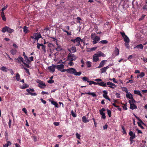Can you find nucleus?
<instances>
[{
  "instance_id": "nucleus-30",
  "label": "nucleus",
  "mask_w": 147,
  "mask_h": 147,
  "mask_svg": "<svg viewBox=\"0 0 147 147\" xmlns=\"http://www.w3.org/2000/svg\"><path fill=\"white\" fill-rule=\"evenodd\" d=\"M85 94H88L90 95H91L94 97L96 96V94L94 92H86Z\"/></svg>"
},
{
  "instance_id": "nucleus-47",
  "label": "nucleus",
  "mask_w": 147,
  "mask_h": 147,
  "mask_svg": "<svg viewBox=\"0 0 147 147\" xmlns=\"http://www.w3.org/2000/svg\"><path fill=\"white\" fill-rule=\"evenodd\" d=\"M46 47L45 45H43L42 47V49L43 51H44L45 53L46 52Z\"/></svg>"
},
{
  "instance_id": "nucleus-54",
  "label": "nucleus",
  "mask_w": 147,
  "mask_h": 147,
  "mask_svg": "<svg viewBox=\"0 0 147 147\" xmlns=\"http://www.w3.org/2000/svg\"><path fill=\"white\" fill-rule=\"evenodd\" d=\"M138 124L139 126H140L142 129H144L141 123H140L138 122Z\"/></svg>"
},
{
  "instance_id": "nucleus-5",
  "label": "nucleus",
  "mask_w": 147,
  "mask_h": 147,
  "mask_svg": "<svg viewBox=\"0 0 147 147\" xmlns=\"http://www.w3.org/2000/svg\"><path fill=\"white\" fill-rule=\"evenodd\" d=\"M77 58V57L74 54H69L67 60H68L70 61H74Z\"/></svg>"
},
{
  "instance_id": "nucleus-55",
  "label": "nucleus",
  "mask_w": 147,
  "mask_h": 147,
  "mask_svg": "<svg viewBox=\"0 0 147 147\" xmlns=\"http://www.w3.org/2000/svg\"><path fill=\"white\" fill-rule=\"evenodd\" d=\"M25 60L26 61V62L28 64L30 63L31 62V61L29 60V59L28 58H27V59H25Z\"/></svg>"
},
{
  "instance_id": "nucleus-27",
  "label": "nucleus",
  "mask_w": 147,
  "mask_h": 147,
  "mask_svg": "<svg viewBox=\"0 0 147 147\" xmlns=\"http://www.w3.org/2000/svg\"><path fill=\"white\" fill-rule=\"evenodd\" d=\"M124 38V41L125 42L129 43L130 41V40L127 36L126 35V36H125L124 38Z\"/></svg>"
},
{
  "instance_id": "nucleus-46",
  "label": "nucleus",
  "mask_w": 147,
  "mask_h": 147,
  "mask_svg": "<svg viewBox=\"0 0 147 147\" xmlns=\"http://www.w3.org/2000/svg\"><path fill=\"white\" fill-rule=\"evenodd\" d=\"M139 76H140V78H142L144 76L145 74L143 72H142L141 73H140V74H139Z\"/></svg>"
},
{
  "instance_id": "nucleus-3",
  "label": "nucleus",
  "mask_w": 147,
  "mask_h": 147,
  "mask_svg": "<svg viewBox=\"0 0 147 147\" xmlns=\"http://www.w3.org/2000/svg\"><path fill=\"white\" fill-rule=\"evenodd\" d=\"M26 91L28 92L26 94V95H28L30 94L32 96H36L37 95V94L35 93H32L31 92H33L34 91V88H30L29 89H27Z\"/></svg>"
},
{
  "instance_id": "nucleus-45",
  "label": "nucleus",
  "mask_w": 147,
  "mask_h": 147,
  "mask_svg": "<svg viewBox=\"0 0 147 147\" xmlns=\"http://www.w3.org/2000/svg\"><path fill=\"white\" fill-rule=\"evenodd\" d=\"M55 50L58 51H61L62 50L60 46H58L55 49Z\"/></svg>"
},
{
  "instance_id": "nucleus-26",
  "label": "nucleus",
  "mask_w": 147,
  "mask_h": 147,
  "mask_svg": "<svg viewBox=\"0 0 147 147\" xmlns=\"http://www.w3.org/2000/svg\"><path fill=\"white\" fill-rule=\"evenodd\" d=\"M126 96L127 98H128L130 99H131L133 97L132 94H131L130 92H128V93H126Z\"/></svg>"
},
{
  "instance_id": "nucleus-49",
  "label": "nucleus",
  "mask_w": 147,
  "mask_h": 147,
  "mask_svg": "<svg viewBox=\"0 0 147 147\" xmlns=\"http://www.w3.org/2000/svg\"><path fill=\"white\" fill-rule=\"evenodd\" d=\"M121 128H122V129L123 130V134H126V133L124 127L122 125L121 126Z\"/></svg>"
},
{
  "instance_id": "nucleus-50",
  "label": "nucleus",
  "mask_w": 147,
  "mask_h": 147,
  "mask_svg": "<svg viewBox=\"0 0 147 147\" xmlns=\"http://www.w3.org/2000/svg\"><path fill=\"white\" fill-rule=\"evenodd\" d=\"M24 69L26 70V73L29 75H30V73L29 72V70L25 67H24Z\"/></svg>"
},
{
  "instance_id": "nucleus-14",
  "label": "nucleus",
  "mask_w": 147,
  "mask_h": 147,
  "mask_svg": "<svg viewBox=\"0 0 147 147\" xmlns=\"http://www.w3.org/2000/svg\"><path fill=\"white\" fill-rule=\"evenodd\" d=\"M129 102L130 104V109L133 110L134 109H137V107L134 104L131 103L130 100H129Z\"/></svg>"
},
{
  "instance_id": "nucleus-6",
  "label": "nucleus",
  "mask_w": 147,
  "mask_h": 147,
  "mask_svg": "<svg viewBox=\"0 0 147 147\" xmlns=\"http://www.w3.org/2000/svg\"><path fill=\"white\" fill-rule=\"evenodd\" d=\"M14 60L15 62L18 63H23L24 62L23 58L20 55H19L17 58H15Z\"/></svg>"
},
{
  "instance_id": "nucleus-59",
  "label": "nucleus",
  "mask_w": 147,
  "mask_h": 147,
  "mask_svg": "<svg viewBox=\"0 0 147 147\" xmlns=\"http://www.w3.org/2000/svg\"><path fill=\"white\" fill-rule=\"evenodd\" d=\"M47 82L49 83L52 84L54 82V81L53 80H48Z\"/></svg>"
},
{
  "instance_id": "nucleus-25",
  "label": "nucleus",
  "mask_w": 147,
  "mask_h": 147,
  "mask_svg": "<svg viewBox=\"0 0 147 147\" xmlns=\"http://www.w3.org/2000/svg\"><path fill=\"white\" fill-rule=\"evenodd\" d=\"M134 92L135 94H137L138 95H140L141 97H142V95L141 94L140 91L139 90H135Z\"/></svg>"
},
{
  "instance_id": "nucleus-17",
  "label": "nucleus",
  "mask_w": 147,
  "mask_h": 147,
  "mask_svg": "<svg viewBox=\"0 0 147 147\" xmlns=\"http://www.w3.org/2000/svg\"><path fill=\"white\" fill-rule=\"evenodd\" d=\"M96 54L98 57L101 56L103 57H105V55L104 53L100 51L97 52Z\"/></svg>"
},
{
  "instance_id": "nucleus-19",
  "label": "nucleus",
  "mask_w": 147,
  "mask_h": 147,
  "mask_svg": "<svg viewBox=\"0 0 147 147\" xmlns=\"http://www.w3.org/2000/svg\"><path fill=\"white\" fill-rule=\"evenodd\" d=\"M56 67L60 71V69L64 68V65L63 64L58 65H56Z\"/></svg>"
},
{
  "instance_id": "nucleus-40",
  "label": "nucleus",
  "mask_w": 147,
  "mask_h": 147,
  "mask_svg": "<svg viewBox=\"0 0 147 147\" xmlns=\"http://www.w3.org/2000/svg\"><path fill=\"white\" fill-rule=\"evenodd\" d=\"M89 85H91L92 84L94 85H98V82H95L93 81H90L89 82Z\"/></svg>"
},
{
  "instance_id": "nucleus-11",
  "label": "nucleus",
  "mask_w": 147,
  "mask_h": 147,
  "mask_svg": "<svg viewBox=\"0 0 147 147\" xmlns=\"http://www.w3.org/2000/svg\"><path fill=\"white\" fill-rule=\"evenodd\" d=\"M35 36H36V37H35V38H34V40H37V42L39 38H42L41 34H38V33H35Z\"/></svg>"
},
{
  "instance_id": "nucleus-44",
  "label": "nucleus",
  "mask_w": 147,
  "mask_h": 147,
  "mask_svg": "<svg viewBox=\"0 0 147 147\" xmlns=\"http://www.w3.org/2000/svg\"><path fill=\"white\" fill-rule=\"evenodd\" d=\"M71 114L72 116L73 117H76V114L74 113V111L73 110H72L71 111Z\"/></svg>"
},
{
  "instance_id": "nucleus-53",
  "label": "nucleus",
  "mask_w": 147,
  "mask_h": 147,
  "mask_svg": "<svg viewBox=\"0 0 147 147\" xmlns=\"http://www.w3.org/2000/svg\"><path fill=\"white\" fill-rule=\"evenodd\" d=\"M76 136L77 138L78 139H80L81 136L79 134H78V133H77L76 134Z\"/></svg>"
},
{
  "instance_id": "nucleus-9",
  "label": "nucleus",
  "mask_w": 147,
  "mask_h": 147,
  "mask_svg": "<svg viewBox=\"0 0 147 147\" xmlns=\"http://www.w3.org/2000/svg\"><path fill=\"white\" fill-rule=\"evenodd\" d=\"M103 94L102 95L103 97L105 99L108 100L109 101H111V99L109 98L108 96L107 95L108 94L106 90H103Z\"/></svg>"
},
{
  "instance_id": "nucleus-43",
  "label": "nucleus",
  "mask_w": 147,
  "mask_h": 147,
  "mask_svg": "<svg viewBox=\"0 0 147 147\" xmlns=\"http://www.w3.org/2000/svg\"><path fill=\"white\" fill-rule=\"evenodd\" d=\"M86 64L88 67H90L91 66V62L90 61H88Z\"/></svg>"
},
{
  "instance_id": "nucleus-51",
  "label": "nucleus",
  "mask_w": 147,
  "mask_h": 147,
  "mask_svg": "<svg viewBox=\"0 0 147 147\" xmlns=\"http://www.w3.org/2000/svg\"><path fill=\"white\" fill-rule=\"evenodd\" d=\"M11 120L10 119H9L8 122V126L9 128H11Z\"/></svg>"
},
{
  "instance_id": "nucleus-41",
  "label": "nucleus",
  "mask_w": 147,
  "mask_h": 147,
  "mask_svg": "<svg viewBox=\"0 0 147 147\" xmlns=\"http://www.w3.org/2000/svg\"><path fill=\"white\" fill-rule=\"evenodd\" d=\"M29 86V85L27 84H24L22 87L21 88L22 89H25L26 88H28Z\"/></svg>"
},
{
  "instance_id": "nucleus-20",
  "label": "nucleus",
  "mask_w": 147,
  "mask_h": 147,
  "mask_svg": "<svg viewBox=\"0 0 147 147\" xmlns=\"http://www.w3.org/2000/svg\"><path fill=\"white\" fill-rule=\"evenodd\" d=\"M107 84V83L101 81L100 82H98V85L102 87H106Z\"/></svg>"
},
{
  "instance_id": "nucleus-39",
  "label": "nucleus",
  "mask_w": 147,
  "mask_h": 147,
  "mask_svg": "<svg viewBox=\"0 0 147 147\" xmlns=\"http://www.w3.org/2000/svg\"><path fill=\"white\" fill-rule=\"evenodd\" d=\"M108 42V41L106 40H103L99 42V43H100L102 44H107Z\"/></svg>"
},
{
  "instance_id": "nucleus-64",
  "label": "nucleus",
  "mask_w": 147,
  "mask_h": 147,
  "mask_svg": "<svg viewBox=\"0 0 147 147\" xmlns=\"http://www.w3.org/2000/svg\"><path fill=\"white\" fill-rule=\"evenodd\" d=\"M142 9L143 10H146L147 11V5H145L143 6Z\"/></svg>"
},
{
  "instance_id": "nucleus-33",
  "label": "nucleus",
  "mask_w": 147,
  "mask_h": 147,
  "mask_svg": "<svg viewBox=\"0 0 147 147\" xmlns=\"http://www.w3.org/2000/svg\"><path fill=\"white\" fill-rule=\"evenodd\" d=\"M1 69L2 71L5 72H7L8 70V69H7L6 67L4 66H3L1 67Z\"/></svg>"
},
{
  "instance_id": "nucleus-24",
  "label": "nucleus",
  "mask_w": 147,
  "mask_h": 147,
  "mask_svg": "<svg viewBox=\"0 0 147 147\" xmlns=\"http://www.w3.org/2000/svg\"><path fill=\"white\" fill-rule=\"evenodd\" d=\"M82 121L84 123H86L89 121V119H87L86 116H83L82 117Z\"/></svg>"
},
{
  "instance_id": "nucleus-21",
  "label": "nucleus",
  "mask_w": 147,
  "mask_h": 147,
  "mask_svg": "<svg viewBox=\"0 0 147 147\" xmlns=\"http://www.w3.org/2000/svg\"><path fill=\"white\" fill-rule=\"evenodd\" d=\"M143 46L142 44H140L137 45L134 47V49H142L143 48Z\"/></svg>"
},
{
  "instance_id": "nucleus-7",
  "label": "nucleus",
  "mask_w": 147,
  "mask_h": 147,
  "mask_svg": "<svg viewBox=\"0 0 147 147\" xmlns=\"http://www.w3.org/2000/svg\"><path fill=\"white\" fill-rule=\"evenodd\" d=\"M36 82L39 84L38 86L41 88H43V86H46V84L45 83H44L42 81L38 79L37 80Z\"/></svg>"
},
{
  "instance_id": "nucleus-48",
  "label": "nucleus",
  "mask_w": 147,
  "mask_h": 147,
  "mask_svg": "<svg viewBox=\"0 0 147 147\" xmlns=\"http://www.w3.org/2000/svg\"><path fill=\"white\" fill-rule=\"evenodd\" d=\"M146 16V15L144 14L142 15L141 17L139 19V21H141L143 20L144 18Z\"/></svg>"
},
{
  "instance_id": "nucleus-61",
  "label": "nucleus",
  "mask_w": 147,
  "mask_h": 147,
  "mask_svg": "<svg viewBox=\"0 0 147 147\" xmlns=\"http://www.w3.org/2000/svg\"><path fill=\"white\" fill-rule=\"evenodd\" d=\"M120 33L121 34V36H122L123 38H124L125 36H126L125 35V33L124 32H120Z\"/></svg>"
},
{
  "instance_id": "nucleus-57",
  "label": "nucleus",
  "mask_w": 147,
  "mask_h": 147,
  "mask_svg": "<svg viewBox=\"0 0 147 147\" xmlns=\"http://www.w3.org/2000/svg\"><path fill=\"white\" fill-rule=\"evenodd\" d=\"M22 110L26 114V115H27V111L26 109L25 108H23L22 109Z\"/></svg>"
},
{
  "instance_id": "nucleus-12",
  "label": "nucleus",
  "mask_w": 147,
  "mask_h": 147,
  "mask_svg": "<svg viewBox=\"0 0 147 147\" xmlns=\"http://www.w3.org/2000/svg\"><path fill=\"white\" fill-rule=\"evenodd\" d=\"M76 69L73 68H71L67 69V72L69 73L74 74Z\"/></svg>"
},
{
  "instance_id": "nucleus-28",
  "label": "nucleus",
  "mask_w": 147,
  "mask_h": 147,
  "mask_svg": "<svg viewBox=\"0 0 147 147\" xmlns=\"http://www.w3.org/2000/svg\"><path fill=\"white\" fill-rule=\"evenodd\" d=\"M11 54L13 55H14L16 54L17 53V50L15 49H12L10 51Z\"/></svg>"
},
{
  "instance_id": "nucleus-2",
  "label": "nucleus",
  "mask_w": 147,
  "mask_h": 147,
  "mask_svg": "<svg viewBox=\"0 0 147 147\" xmlns=\"http://www.w3.org/2000/svg\"><path fill=\"white\" fill-rule=\"evenodd\" d=\"M91 39L93 40L92 43L93 44L96 43L100 40V38L99 37L96 36L95 34H92L91 36Z\"/></svg>"
},
{
  "instance_id": "nucleus-42",
  "label": "nucleus",
  "mask_w": 147,
  "mask_h": 147,
  "mask_svg": "<svg viewBox=\"0 0 147 147\" xmlns=\"http://www.w3.org/2000/svg\"><path fill=\"white\" fill-rule=\"evenodd\" d=\"M16 79L18 81H19L20 80V76L18 73H17L16 75Z\"/></svg>"
},
{
  "instance_id": "nucleus-4",
  "label": "nucleus",
  "mask_w": 147,
  "mask_h": 147,
  "mask_svg": "<svg viewBox=\"0 0 147 147\" xmlns=\"http://www.w3.org/2000/svg\"><path fill=\"white\" fill-rule=\"evenodd\" d=\"M13 31V29L10 28L9 27L7 26L3 28L2 30V31L3 33H5L7 31L9 33H11Z\"/></svg>"
},
{
  "instance_id": "nucleus-63",
  "label": "nucleus",
  "mask_w": 147,
  "mask_h": 147,
  "mask_svg": "<svg viewBox=\"0 0 147 147\" xmlns=\"http://www.w3.org/2000/svg\"><path fill=\"white\" fill-rule=\"evenodd\" d=\"M131 100H130L131 102V103L134 104V103L135 102V101L133 97L132 98H131Z\"/></svg>"
},
{
  "instance_id": "nucleus-18",
  "label": "nucleus",
  "mask_w": 147,
  "mask_h": 147,
  "mask_svg": "<svg viewBox=\"0 0 147 147\" xmlns=\"http://www.w3.org/2000/svg\"><path fill=\"white\" fill-rule=\"evenodd\" d=\"M107 60H103L100 63L98 67V68H100V67L104 66L105 64V62Z\"/></svg>"
},
{
  "instance_id": "nucleus-23",
  "label": "nucleus",
  "mask_w": 147,
  "mask_h": 147,
  "mask_svg": "<svg viewBox=\"0 0 147 147\" xmlns=\"http://www.w3.org/2000/svg\"><path fill=\"white\" fill-rule=\"evenodd\" d=\"M114 52L116 56L118 55H119V50L117 47H115Z\"/></svg>"
},
{
  "instance_id": "nucleus-37",
  "label": "nucleus",
  "mask_w": 147,
  "mask_h": 147,
  "mask_svg": "<svg viewBox=\"0 0 147 147\" xmlns=\"http://www.w3.org/2000/svg\"><path fill=\"white\" fill-rule=\"evenodd\" d=\"M100 70L101 71L100 73L101 74L105 73L106 71V70L105 69V68L104 67L101 68Z\"/></svg>"
},
{
  "instance_id": "nucleus-58",
  "label": "nucleus",
  "mask_w": 147,
  "mask_h": 147,
  "mask_svg": "<svg viewBox=\"0 0 147 147\" xmlns=\"http://www.w3.org/2000/svg\"><path fill=\"white\" fill-rule=\"evenodd\" d=\"M115 95L116 96V97L117 98H120V94L117 93H115Z\"/></svg>"
},
{
  "instance_id": "nucleus-32",
  "label": "nucleus",
  "mask_w": 147,
  "mask_h": 147,
  "mask_svg": "<svg viewBox=\"0 0 147 147\" xmlns=\"http://www.w3.org/2000/svg\"><path fill=\"white\" fill-rule=\"evenodd\" d=\"M82 73H81V71H79V72H77L76 71V69L75 70V71L74 72V75L75 76H80L81 75V74Z\"/></svg>"
},
{
  "instance_id": "nucleus-34",
  "label": "nucleus",
  "mask_w": 147,
  "mask_h": 147,
  "mask_svg": "<svg viewBox=\"0 0 147 147\" xmlns=\"http://www.w3.org/2000/svg\"><path fill=\"white\" fill-rule=\"evenodd\" d=\"M23 31L25 33H27L28 32V28L26 26H24L23 28Z\"/></svg>"
},
{
  "instance_id": "nucleus-60",
  "label": "nucleus",
  "mask_w": 147,
  "mask_h": 147,
  "mask_svg": "<svg viewBox=\"0 0 147 147\" xmlns=\"http://www.w3.org/2000/svg\"><path fill=\"white\" fill-rule=\"evenodd\" d=\"M40 100L42 102L44 103V104H46V102L45 100H44L42 98H40Z\"/></svg>"
},
{
  "instance_id": "nucleus-10",
  "label": "nucleus",
  "mask_w": 147,
  "mask_h": 147,
  "mask_svg": "<svg viewBox=\"0 0 147 147\" xmlns=\"http://www.w3.org/2000/svg\"><path fill=\"white\" fill-rule=\"evenodd\" d=\"M55 67L56 65L54 64H52V66L48 67V68L51 72H53L55 71Z\"/></svg>"
},
{
  "instance_id": "nucleus-38",
  "label": "nucleus",
  "mask_w": 147,
  "mask_h": 147,
  "mask_svg": "<svg viewBox=\"0 0 147 147\" xmlns=\"http://www.w3.org/2000/svg\"><path fill=\"white\" fill-rule=\"evenodd\" d=\"M37 47L38 48V49H39L40 48V47L42 46V47L43 46V44L42 43L40 44L38 42L37 43Z\"/></svg>"
},
{
  "instance_id": "nucleus-1",
  "label": "nucleus",
  "mask_w": 147,
  "mask_h": 147,
  "mask_svg": "<svg viewBox=\"0 0 147 147\" xmlns=\"http://www.w3.org/2000/svg\"><path fill=\"white\" fill-rule=\"evenodd\" d=\"M71 41L75 43V45L77 46H80L81 47V44L80 42H83V40L79 37H77L75 39H71Z\"/></svg>"
},
{
  "instance_id": "nucleus-31",
  "label": "nucleus",
  "mask_w": 147,
  "mask_h": 147,
  "mask_svg": "<svg viewBox=\"0 0 147 147\" xmlns=\"http://www.w3.org/2000/svg\"><path fill=\"white\" fill-rule=\"evenodd\" d=\"M82 80L84 82H89L90 81L89 80L88 78L86 77V76L83 77L82 78Z\"/></svg>"
},
{
  "instance_id": "nucleus-15",
  "label": "nucleus",
  "mask_w": 147,
  "mask_h": 147,
  "mask_svg": "<svg viewBox=\"0 0 147 147\" xmlns=\"http://www.w3.org/2000/svg\"><path fill=\"white\" fill-rule=\"evenodd\" d=\"M129 135L130 136V138L131 140L132 139H134L136 137L135 134L132 131H130L129 133Z\"/></svg>"
},
{
  "instance_id": "nucleus-36",
  "label": "nucleus",
  "mask_w": 147,
  "mask_h": 147,
  "mask_svg": "<svg viewBox=\"0 0 147 147\" xmlns=\"http://www.w3.org/2000/svg\"><path fill=\"white\" fill-rule=\"evenodd\" d=\"M107 113H108V115L109 116V117H111V111L108 109H107Z\"/></svg>"
},
{
  "instance_id": "nucleus-16",
  "label": "nucleus",
  "mask_w": 147,
  "mask_h": 147,
  "mask_svg": "<svg viewBox=\"0 0 147 147\" xmlns=\"http://www.w3.org/2000/svg\"><path fill=\"white\" fill-rule=\"evenodd\" d=\"M98 60V57L96 53L93 57V60L94 62H97Z\"/></svg>"
},
{
  "instance_id": "nucleus-35",
  "label": "nucleus",
  "mask_w": 147,
  "mask_h": 147,
  "mask_svg": "<svg viewBox=\"0 0 147 147\" xmlns=\"http://www.w3.org/2000/svg\"><path fill=\"white\" fill-rule=\"evenodd\" d=\"M71 50L73 53H74L76 51V47H72L71 48Z\"/></svg>"
},
{
  "instance_id": "nucleus-8",
  "label": "nucleus",
  "mask_w": 147,
  "mask_h": 147,
  "mask_svg": "<svg viewBox=\"0 0 147 147\" xmlns=\"http://www.w3.org/2000/svg\"><path fill=\"white\" fill-rule=\"evenodd\" d=\"M105 111V109L104 108H102L99 110L100 114L101 115V118L102 119H105L106 116L105 114L104 113V111Z\"/></svg>"
},
{
  "instance_id": "nucleus-62",
  "label": "nucleus",
  "mask_w": 147,
  "mask_h": 147,
  "mask_svg": "<svg viewBox=\"0 0 147 147\" xmlns=\"http://www.w3.org/2000/svg\"><path fill=\"white\" fill-rule=\"evenodd\" d=\"M53 124L55 126H58L59 125V122H54L53 123Z\"/></svg>"
},
{
  "instance_id": "nucleus-22",
  "label": "nucleus",
  "mask_w": 147,
  "mask_h": 147,
  "mask_svg": "<svg viewBox=\"0 0 147 147\" xmlns=\"http://www.w3.org/2000/svg\"><path fill=\"white\" fill-rule=\"evenodd\" d=\"M49 101L51 102V103L52 104L54 105L55 107H56L57 108H58L59 106H58V104L57 103V102L55 101H54L53 100H49Z\"/></svg>"
},
{
  "instance_id": "nucleus-52",
  "label": "nucleus",
  "mask_w": 147,
  "mask_h": 147,
  "mask_svg": "<svg viewBox=\"0 0 147 147\" xmlns=\"http://www.w3.org/2000/svg\"><path fill=\"white\" fill-rule=\"evenodd\" d=\"M109 80L110 81L112 80L115 83H117V82L116 80V79L115 78H113V79H109Z\"/></svg>"
},
{
  "instance_id": "nucleus-56",
  "label": "nucleus",
  "mask_w": 147,
  "mask_h": 147,
  "mask_svg": "<svg viewBox=\"0 0 147 147\" xmlns=\"http://www.w3.org/2000/svg\"><path fill=\"white\" fill-rule=\"evenodd\" d=\"M73 61H69V62L68 63V64L70 66H72L74 65V63L72 62Z\"/></svg>"
},
{
  "instance_id": "nucleus-13",
  "label": "nucleus",
  "mask_w": 147,
  "mask_h": 147,
  "mask_svg": "<svg viewBox=\"0 0 147 147\" xmlns=\"http://www.w3.org/2000/svg\"><path fill=\"white\" fill-rule=\"evenodd\" d=\"M107 84L108 86L109 87L111 88H114V87H113V86H114L115 87H116V86L115 85V84H113V83L110 82H107Z\"/></svg>"
},
{
  "instance_id": "nucleus-29",
  "label": "nucleus",
  "mask_w": 147,
  "mask_h": 147,
  "mask_svg": "<svg viewBox=\"0 0 147 147\" xmlns=\"http://www.w3.org/2000/svg\"><path fill=\"white\" fill-rule=\"evenodd\" d=\"M11 143L10 141H8L7 142V143L3 145V146L4 147H8L9 146L11 145Z\"/></svg>"
}]
</instances>
